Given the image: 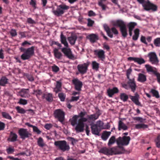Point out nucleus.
<instances>
[{
  "mask_svg": "<svg viewBox=\"0 0 160 160\" xmlns=\"http://www.w3.org/2000/svg\"><path fill=\"white\" fill-rule=\"evenodd\" d=\"M37 143L38 145L42 148L45 145L42 138L41 137H40L38 138L37 141Z\"/></svg>",
  "mask_w": 160,
  "mask_h": 160,
  "instance_id": "nucleus-36",
  "label": "nucleus"
},
{
  "mask_svg": "<svg viewBox=\"0 0 160 160\" xmlns=\"http://www.w3.org/2000/svg\"><path fill=\"white\" fill-rule=\"evenodd\" d=\"M69 8V6L65 4H62L58 6L57 9L53 10L52 12L55 15L59 16L64 13V10H67Z\"/></svg>",
  "mask_w": 160,
  "mask_h": 160,
  "instance_id": "nucleus-7",
  "label": "nucleus"
},
{
  "mask_svg": "<svg viewBox=\"0 0 160 160\" xmlns=\"http://www.w3.org/2000/svg\"><path fill=\"white\" fill-rule=\"evenodd\" d=\"M18 133L20 138L22 139H25L31 136V134L27 129L23 128H20L18 130Z\"/></svg>",
  "mask_w": 160,
  "mask_h": 160,
  "instance_id": "nucleus-11",
  "label": "nucleus"
},
{
  "mask_svg": "<svg viewBox=\"0 0 160 160\" xmlns=\"http://www.w3.org/2000/svg\"><path fill=\"white\" fill-rule=\"evenodd\" d=\"M19 103L23 105H25L27 103V102L26 100L20 99L19 100Z\"/></svg>",
  "mask_w": 160,
  "mask_h": 160,
  "instance_id": "nucleus-57",
  "label": "nucleus"
},
{
  "mask_svg": "<svg viewBox=\"0 0 160 160\" xmlns=\"http://www.w3.org/2000/svg\"><path fill=\"white\" fill-rule=\"evenodd\" d=\"M53 52L54 56L56 58L59 59H61L62 55L61 52H59L58 49L55 48L54 49Z\"/></svg>",
  "mask_w": 160,
  "mask_h": 160,
  "instance_id": "nucleus-25",
  "label": "nucleus"
},
{
  "mask_svg": "<svg viewBox=\"0 0 160 160\" xmlns=\"http://www.w3.org/2000/svg\"><path fill=\"white\" fill-rule=\"evenodd\" d=\"M131 140V138L129 136H124L122 137H119L116 140V142L118 146L128 145Z\"/></svg>",
  "mask_w": 160,
  "mask_h": 160,
  "instance_id": "nucleus-9",
  "label": "nucleus"
},
{
  "mask_svg": "<svg viewBox=\"0 0 160 160\" xmlns=\"http://www.w3.org/2000/svg\"><path fill=\"white\" fill-rule=\"evenodd\" d=\"M54 144L58 149L63 152L68 151L70 149L69 145L65 140L55 141Z\"/></svg>",
  "mask_w": 160,
  "mask_h": 160,
  "instance_id": "nucleus-5",
  "label": "nucleus"
},
{
  "mask_svg": "<svg viewBox=\"0 0 160 160\" xmlns=\"http://www.w3.org/2000/svg\"><path fill=\"white\" fill-rule=\"evenodd\" d=\"M68 139L71 142V143L72 145H74L77 142H78V140L74 138L68 137Z\"/></svg>",
  "mask_w": 160,
  "mask_h": 160,
  "instance_id": "nucleus-46",
  "label": "nucleus"
},
{
  "mask_svg": "<svg viewBox=\"0 0 160 160\" xmlns=\"http://www.w3.org/2000/svg\"><path fill=\"white\" fill-rule=\"evenodd\" d=\"M128 60L133 61L135 62L140 65L144 63L145 62V60L142 58L130 57L128 58Z\"/></svg>",
  "mask_w": 160,
  "mask_h": 160,
  "instance_id": "nucleus-16",
  "label": "nucleus"
},
{
  "mask_svg": "<svg viewBox=\"0 0 160 160\" xmlns=\"http://www.w3.org/2000/svg\"><path fill=\"white\" fill-rule=\"evenodd\" d=\"M79 117V116L75 115L70 119L69 121L72 126H74L77 124L78 118Z\"/></svg>",
  "mask_w": 160,
  "mask_h": 160,
  "instance_id": "nucleus-26",
  "label": "nucleus"
},
{
  "mask_svg": "<svg viewBox=\"0 0 160 160\" xmlns=\"http://www.w3.org/2000/svg\"><path fill=\"white\" fill-rule=\"evenodd\" d=\"M72 82L74 86L75 89L80 92L81 91V88L83 84L82 82L78 78H75L72 80Z\"/></svg>",
  "mask_w": 160,
  "mask_h": 160,
  "instance_id": "nucleus-13",
  "label": "nucleus"
},
{
  "mask_svg": "<svg viewBox=\"0 0 160 160\" xmlns=\"http://www.w3.org/2000/svg\"><path fill=\"white\" fill-rule=\"evenodd\" d=\"M127 129V126L122 121H119L118 122V130H121V129H122L125 130Z\"/></svg>",
  "mask_w": 160,
  "mask_h": 160,
  "instance_id": "nucleus-24",
  "label": "nucleus"
},
{
  "mask_svg": "<svg viewBox=\"0 0 160 160\" xmlns=\"http://www.w3.org/2000/svg\"><path fill=\"white\" fill-rule=\"evenodd\" d=\"M87 121L86 118H83L78 120V122L75 127V130L77 133L83 132L84 130V122Z\"/></svg>",
  "mask_w": 160,
  "mask_h": 160,
  "instance_id": "nucleus-8",
  "label": "nucleus"
},
{
  "mask_svg": "<svg viewBox=\"0 0 160 160\" xmlns=\"http://www.w3.org/2000/svg\"><path fill=\"white\" fill-rule=\"evenodd\" d=\"M138 81L142 82H145L147 80L146 75L141 73H139L138 75Z\"/></svg>",
  "mask_w": 160,
  "mask_h": 160,
  "instance_id": "nucleus-29",
  "label": "nucleus"
},
{
  "mask_svg": "<svg viewBox=\"0 0 160 160\" xmlns=\"http://www.w3.org/2000/svg\"><path fill=\"white\" fill-rule=\"evenodd\" d=\"M2 115L3 117L5 118L11 120L12 118L11 116L8 114L6 112H2Z\"/></svg>",
  "mask_w": 160,
  "mask_h": 160,
  "instance_id": "nucleus-47",
  "label": "nucleus"
},
{
  "mask_svg": "<svg viewBox=\"0 0 160 160\" xmlns=\"http://www.w3.org/2000/svg\"><path fill=\"white\" fill-rule=\"evenodd\" d=\"M125 151L124 148L122 146H118L117 147H114L110 148H106L101 149L99 152L107 155H116L124 153Z\"/></svg>",
  "mask_w": 160,
  "mask_h": 160,
  "instance_id": "nucleus-2",
  "label": "nucleus"
},
{
  "mask_svg": "<svg viewBox=\"0 0 160 160\" xmlns=\"http://www.w3.org/2000/svg\"><path fill=\"white\" fill-rule=\"evenodd\" d=\"M8 79L5 77H2L0 79V85L4 86L8 83Z\"/></svg>",
  "mask_w": 160,
  "mask_h": 160,
  "instance_id": "nucleus-34",
  "label": "nucleus"
},
{
  "mask_svg": "<svg viewBox=\"0 0 160 160\" xmlns=\"http://www.w3.org/2000/svg\"><path fill=\"white\" fill-rule=\"evenodd\" d=\"M34 47H32L26 49L22 47H21L20 49L21 52L24 53L21 56V58L23 60H28L34 54Z\"/></svg>",
  "mask_w": 160,
  "mask_h": 160,
  "instance_id": "nucleus-3",
  "label": "nucleus"
},
{
  "mask_svg": "<svg viewBox=\"0 0 160 160\" xmlns=\"http://www.w3.org/2000/svg\"><path fill=\"white\" fill-rule=\"evenodd\" d=\"M155 75L157 76L158 82L160 83V73L158 72Z\"/></svg>",
  "mask_w": 160,
  "mask_h": 160,
  "instance_id": "nucleus-64",
  "label": "nucleus"
},
{
  "mask_svg": "<svg viewBox=\"0 0 160 160\" xmlns=\"http://www.w3.org/2000/svg\"><path fill=\"white\" fill-rule=\"evenodd\" d=\"M134 119L135 120L139 121L140 122H143V119L142 118L139 117H136L134 118Z\"/></svg>",
  "mask_w": 160,
  "mask_h": 160,
  "instance_id": "nucleus-58",
  "label": "nucleus"
},
{
  "mask_svg": "<svg viewBox=\"0 0 160 160\" xmlns=\"http://www.w3.org/2000/svg\"><path fill=\"white\" fill-rule=\"evenodd\" d=\"M151 92L153 96L156 98H158L160 97L158 92L157 91L152 89L151 91Z\"/></svg>",
  "mask_w": 160,
  "mask_h": 160,
  "instance_id": "nucleus-43",
  "label": "nucleus"
},
{
  "mask_svg": "<svg viewBox=\"0 0 160 160\" xmlns=\"http://www.w3.org/2000/svg\"><path fill=\"white\" fill-rule=\"evenodd\" d=\"M88 37L90 42L92 43L95 42L96 40L98 39V36L95 34H91Z\"/></svg>",
  "mask_w": 160,
  "mask_h": 160,
  "instance_id": "nucleus-27",
  "label": "nucleus"
},
{
  "mask_svg": "<svg viewBox=\"0 0 160 160\" xmlns=\"http://www.w3.org/2000/svg\"><path fill=\"white\" fill-rule=\"evenodd\" d=\"M99 115L98 113H96L88 116V117L90 120L94 121L98 118Z\"/></svg>",
  "mask_w": 160,
  "mask_h": 160,
  "instance_id": "nucleus-33",
  "label": "nucleus"
},
{
  "mask_svg": "<svg viewBox=\"0 0 160 160\" xmlns=\"http://www.w3.org/2000/svg\"><path fill=\"white\" fill-rule=\"evenodd\" d=\"M10 34L12 36L14 37L17 35V32L15 30L12 29L10 32Z\"/></svg>",
  "mask_w": 160,
  "mask_h": 160,
  "instance_id": "nucleus-60",
  "label": "nucleus"
},
{
  "mask_svg": "<svg viewBox=\"0 0 160 160\" xmlns=\"http://www.w3.org/2000/svg\"><path fill=\"white\" fill-rule=\"evenodd\" d=\"M103 27L108 36L111 38H112L113 37V35L112 34L110 29L108 25L106 24H104L103 25Z\"/></svg>",
  "mask_w": 160,
  "mask_h": 160,
  "instance_id": "nucleus-31",
  "label": "nucleus"
},
{
  "mask_svg": "<svg viewBox=\"0 0 160 160\" xmlns=\"http://www.w3.org/2000/svg\"><path fill=\"white\" fill-rule=\"evenodd\" d=\"M154 43L157 47L160 46V38H157L154 40Z\"/></svg>",
  "mask_w": 160,
  "mask_h": 160,
  "instance_id": "nucleus-48",
  "label": "nucleus"
},
{
  "mask_svg": "<svg viewBox=\"0 0 160 160\" xmlns=\"http://www.w3.org/2000/svg\"><path fill=\"white\" fill-rule=\"evenodd\" d=\"M146 38L144 36H141V41L143 43H145L146 44H147V42L146 41Z\"/></svg>",
  "mask_w": 160,
  "mask_h": 160,
  "instance_id": "nucleus-55",
  "label": "nucleus"
},
{
  "mask_svg": "<svg viewBox=\"0 0 160 160\" xmlns=\"http://www.w3.org/2000/svg\"><path fill=\"white\" fill-rule=\"evenodd\" d=\"M52 127V125L51 124H47L45 125L44 127L47 129H49Z\"/></svg>",
  "mask_w": 160,
  "mask_h": 160,
  "instance_id": "nucleus-63",
  "label": "nucleus"
},
{
  "mask_svg": "<svg viewBox=\"0 0 160 160\" xmlns=\"http://www.w3.org/2000/svg\"><path fill=\"white\" fill-rule=\"evenodd\" d=\"M34 132H36L38 134H40L41 132L40 131L37 127L34 126L33 128Z\"/></svg>",
  "mask_w": 160,
  "mask_h": 160,
  "instance_id": "nucleus-51",
  "label": "nucleus"
},
{
  "mask_svg": "<svg viewBox=\"0 0 160 160\" xmlns=\"http://www.w3.org/2000/svg\"><path fill=\"white\" fill-rule=\"evenodd\" d=\"M111 30L112 32L115 34H118V31L116 29L114 28L113 27L111 28Z\"/></svg>",
  "mask_w": 160,
  "mask_h": 160,
  "instance_id": "nucleus-59",
  "label": "nucleus"
},
{
  "mask_svg": "<svg viewBox=\"0 0 160 160\" xmlns=\"http://www.w3.org/2000/svg\"><path fill=\"white\" fill-rule=\"evenodd\" d=\"M136 25V23L135 22H130L128 24L129 30H132L135 26Z\"/></svg>",
  "mask_w": 160,
  "mask_h": 160,
  "instance_id": "nucleus-40",
  "label": "nucleus"
},
{
  "mask_svg": "<svg viewBox=\"0 0 160 160\" xmlns=\"http://www.w3.org/2000/svg\"><path fill=\"white\" fill-rule=\"evenodd\" d=\"M148 56L149 57L150 61L152 63L157 64L158 62L159 61L155 52H151L149 53Z\"/></svg>",
  "mask_w": 160,
  "mask_h": 160,
  "instance_id": "nucleus-14",
  "label": "nucleus"
},
{
  "mask_svg": "<svg viewBox=\"0 0 160 160\" xmlns=\"http://www.w3.org/2000/svg\"><path fill=\"white\" fill-rule=\"evenodd\" d=\"M103 123L102 121L99 120L95 124V125L98 127H99L101 129H103Z\"/></svg>",
  "mask_w": 160,
  "mask_h": 160,
  "instance_id": "nucleus-44",
  "label": "nucleus"
},
{
  "mask_svg": "<svg viewBox=\"0 0 160 160\" xmlns=\"http://www.w3.org/2000/svg\"><path fill=\"white\" fill-rule=\"evenodd\" d=\"M110 134L111 132H104L102 136V139L104 140H106L108 138L109 136L110 135Z\"/></svg>",
  "mask_w": 160,
  "mask_h": 160,
  "instance_id": "nucleus-35",
  "label": "nucleus"
},
{
  "mask_svg": "<svg viewBox=\"0 0 160 160\" xmlns=\"http://www.w3.org/2000/svg\"><path fill=\"white\" fill-rule=\"evenodd\" d=\"M61 42L63 44L66 48H62L61 51L68 58L72 60H75L77 58L72 53L71 50L70 48H68V43L67 41L66 38L64 36L62 32L61 33L60 35Z\"/></svg>",
  "mask_w": 160,
  "mask_h": 160,
  "instance_id": "nucleus-1",
  "label": "nucleus"
},
{
  "mask_svg": "<svg viewBox=\"0 0 160 160\" xmlns=\"http://www.w3.org/2000/svg\"><path fill=\"white\" fill-rule=\"evenodd\" d=\"M128 96L125 93H121L120 95V98L123 102H125L128 99Z\"/></svg>",
  "mask_w": 160,
  "mask_h": 160,
  "instance_id": "nucleus-37",
  "label": "nucleus"
},
{
  "mask_svg": "<svg viewBox=\"0 0 160 160\" xmlns=\"http://www.w3.org/2000/svg\"><path fill=\"white\" fill-rule=\"evenodd\" d=\"M130 98L136 105L138 106L141 105V103L139 101V95L137 93H135L134 96H130Z\"/></svg>",
  "mask_w": 160,
  "mask_h": 160,
  "instance_id": "nucleus-18",
  "label": "nucleus"
},
{
  "mask_svg": "<svg viewBox=\"0 0 160 160\" xmlns=\"http://www.w3.org/2000/svg\"><path fill=\"white\" fill-rule=\"evenodd\" d=\"M89 64V62H87L82 64L78 65L77 66L78 71L81 74H83L86 73Z\"/></svg>",
  "mask_w": 160,
  "mask_h": 160,
  "instance_id": "nucleus-12",
  "label": "nucleus"
},
{
  "mask_svg": "<svg viewBox=\"0 0 160 160\" xmlns=\"http://www.w3.org/2000/svg\"><path fill=\"white\" fill-rule=\"evenodd\" d=\"M18 136L17 135L12 132H10L9 138L8 139V140L10 141L14 142L16 141L17 140Z\"/></svg>",
  "mask_w": 160,
  "mask_h": 160,
  "instance_id": "nucleus-23",
  "label": "nucleus"
},
{
  "mask_svg": "<svg viewBox=\"0 0 160 160\" xmlns=\"http://www.w3.org/2000/svg\"><path fill=\"white\" fill-rule=\"evenodd\" d=\"M52 71L55 72H58L59 70V68L56 66H53L52 67Z\"/></svg>",
  "mask_w": 160,
  "mask_h": 160,
  "instance_id": "nucleus-61",
  "label": "nucleus"
},
{
  "mask_svg": "<svg viewBox=\"0 0 160 160\" xmlns=\"http://www.w3.org/2000/svg\"><path fill=\"white\" fill-rule=\"evenodd\" d=\"M14 151V149L11 147H9L7 149V151L8 154H10L13 152Z\"/></svg>",
  "mask_w": 160,
  "mask_h": 160,
  "instance_id": "nucleus-54",
  "label": "nucleus"
},
{
  "mask_svg": "<svg viewBox=\"0 0 160 160\" xmlns=\"http://www.w3.org/2000/svg\"><path fill=\"white\" fill-rule=\"evenodd\" d=\"M147 70L148 72H152L155 75L158 72L156 69L151 66L147 64L145 65Z\"/></svg>",
  "mask_w": 160,
  "mask_h": 160,
  "instance_id": "nucleus-21",
  "label": "nucleus"
},
{
  "mask_svg": "<svg viewBox=\"0 0 160 160\" xmlns=\"http://www.w3.org/2000/svg\"><path fill=\"white\" fill-rule=\"evenodd\" d=\"M5 127V124L2 122H0V131L4 129Z\"/></svg>",
  "mask_w": 160,
  "mask_h": 160,
  "instance_id": "nucleus-62",
  "label": "nucleus"
},
{
  "mask_svg": "<svg viewBox=\"0 0 160 160\" xmlns=\"http://www.w3.org/2000/svg\"><path fill=\"white\" fill-rule=\"evenodd\" d=\"M27 22L30 24H35L36 22L33 20H32L31 18H29L27 19Z\"/></svg>",
  "mask_w": 160,
  "mask_h": 160,
  "instance_id": "nucleus-52",
  "label": "nucleus"
},
{
  "mask_svg": "<svg viewBox=\"0 0 160 160\" xmlns=\"http://www.w3.org/2000/svg\"><path fill=\"white\" fill-rule=\"evenodd\" d=\"M96 54L97 55L98 58L102 60H103L105 58V52L102 50H100L99 51L96 50L94 51Z\"/></svg>",
  "mask_w": 160,
  "mask_h": 160,
  "instance_id": "nucleus-19",
  "label": "nucleus"
},
{
  "mask_svg": "<svg viewBox=\"0 0 160 160\" xmlns=\"http://www.w3.org/2000/svg\"><path fill=\"white\" fill-rule=\"evenodd\" d=\"M140 3L142 4L145 10L148 11L152 10L153 11H156L157 10V6L151 3L149 1L145 2L144 0H137Z\"/></svg>",
  "mask_w": 160,
  "mask_h": 160,
  "instance_id": "nucleus-6",
  "label": "nucleus"
},
{
  "mask_svg": "<svg viewBox=\"0 0 160 160\" xmlns=\"http://www.w3.org/2000/svg\"><path fill=\"white\" fill-rule=\"evenodd\" d=\"M116 141V140L115 139V136H112L109 139L108 142V145L109 146H110L111 145L113 144Z\"/></svg>",
  "mask_w": 160,
  "mask_h": 160,
  "instance_id": "nucleus-41",
  "label": "nucleus"
},
{
  "mask_svg": "<svg viewBox=\"0 0 160 160\" xmlns=\"http://www.w3.org/2000/svg\"><path fill=\"white\" fill-rule=\"evenodd\" d=\"M132 71V69L131 68H129L127 71V76L128 79H130L129 78V75L131 74Z\"/></svg>",
  "mask_w": 160,
  "mask_h": 160,
  "instance_id": "nucleus-56",
  "label": "nucleus"
},
{
  "mask_svg": "<svg viewBox=\"0 0 160 160\" xmlns=\"http://www.w3.org/2000/svg\"><path fill=\"white\" fill-rule=\"evenodd\" d=\"M16 109L18 111V112L21 113H24L26 111L25 110L20 107L18 106L16 107Z\"/></svg>",
  "mask_w": 160,
  "mask_h": 160,
  "instance_id": "nucleus-49",
  "label": "nucleus"
},
{
  "mask_svg": "<svg viewBox=\"0 0 160 160\" xmlns=\"http://www.w3.org/2000/svg\"><path fill=\"white\" fill-rule=\"evenodd\" d=\"M87 21L88 22L87 25L89 27H92L94 22V21L92 20L90 18H88L87 19Z\"/></svg>",
  "mask_w": 160,
  "mask_h": 160,
  "instance_id": "nucleus-50",
  "label": "nucleus"
},
{
  "mask_svg": "<svg viewBox=\"0 0 160 160\" xmlns=\"http://www.w3.org/2000/svg\"><path fill=\"white\" fill-rule=\"evenodd\" d=\"M28 89H22L19 92L20 95L23 97H28V92L26 90H28Z\"/></svg>",
  "mask_w": 160,
  "mask_h": 160,
  "instance_id": "nucleus-30",
  "label": "nucleus"
},
{
  "mask_svg": "<svg viewBox=\"0 0 160 160\" xmlns=\"http://www.w3.org/2000/svg\"><path fill=\"white\" fill-rule=\"evenodd\" d=\"M58 96L61 101H64L66 97V95L64 93L62 92L59 93Z\"/></svg>",
  "mask_w": 160,
  "mask_h": 160,
  "instance_id": "nucleus-45",
  "label": "nucleus"
},
{
  "mask_svg": "<svg viewBox=\"0 0 160 160\" xmlns=\"http://www.w3.org/2000/svg\"><path fill=\"white\" fill-rule=\"evenodd\" d=\"M147 127V125L143 124H137L135 125V128L137 129L145 128Z\"/></svg>",
  "mask_w": 160,
  "mask_h": 160,
  "instance_id": "nucleus-42",
  "label": "nucleus"
},
{
  "mask_svg": "<svg viewBox=\"0 0 160 160\" xmlns=\"http://www.w3.org/2000/svg\"><path fill=\"white\" fill-rule=\"evenodd\" d=\"M118 92L119 90L116 87H114L112 89L109 88L107 90L108 95L110 97H112L115 93H117Z\"/></svg>",
  "mask_w": 160,
  "mask_h": 160,
  "instance_id": "nucleus-20",
  "label": "nucleus"
},
{
  "mask_svg": "<svg viewBox=\"0 0 160 160\" xmlns=\"http://www.w3.org/2000/svg\"><path fill=\"white\" fill-rule=\"evenodd\" d=\"M77 37L76 35H73L68 38V40L70 44L74 45L77 39Z\"/></svg>",
  "mask_w": 160,
  "mask_h": 160,
  "instance_id": "nucleus-28",
  "label": "nucleus"
},
{
  "mask_svg": "<svg viewBox=\"0 0 160 160\" xmlns=\"http://www.w3.org/2000/svg\"><path fill=\"white\" fill-rule=\"evenodd\" d=\"M61 86V82L60 81H57V82L56 87L54 88V91L56 93H57L58 92L61 91L62 90Z\"/></svg>",
  "mask_w": 160,
  "mask_h": 160,
  "instance_id": "nucleus-22",
  "label": "nucleus"
},
{
  "mask_svg": "<svg viewBox=\"0 0 160 160\" xmlns=\"http://www.w3.org/2000/svg\"><path fill=\"white\" fill-rule=\"evenodd\" d=\"M134 35L132 37V39L134 40H137L139 36V30L138 28L135 29L134 30Z\"/></svg>",
  "mask_w": 160,
  "mask_h": 160,
  "instance_id": "nucleus-32",
  "label": "nucleus"
},
{
  "mask_svg": "<svg viewBox=\"0 0 160 160\" xmlns=\"http://www.w3.org/2000/svg\"><path fill=\"white\" fill-rule=\"evenodd\" d=\"M90 126H91L92 133L94 135L98 136H100L99 132L100 131L98 129V127L96 126L95 124L92 123L90 124Z\"/></svg>",
  "mask_w": 160,
  "mask_h": 160,
  "instance_id": "nucleus-17",
  "label": "nucleus"
},
{
  "mask_svg": "<svg viewBox=\"0 0 160 160\" xmlns=\"http://www.w3.org/2000/svg\"><path fill=\"white\" fill-rule=\"evenodd\" d=\"M98 5L102 7V10H105L106 9V6L103 4L102 1L98 2Z\"/></svg>",
  "mask_w": 160,
  "mask_h": 160,
  "instance_id": "nucleus-53",
  "label": "nucleus"
},
{
  "mask_svg": "<svg viewBox=\"0 0 160 160\" xmlns=\"http://www.w3.org/2000/svg\"><path fill=\"white\" fill-rule=\"evenodd\" d=\"M54 116L56 118H57L61 122H62L64 120V113L60 109L55 110L54 112Z\"/></svg>",
  "mask_w": 160,
  "mask_h": 160,
  "instance_id": "nucleus-10",
  "label": "nucleus"
},
{
  "mask_svg": "<svg viewBox=\"0 0 160 160\" xmlns=\"http://www.w3.org/2000/svg\"><path fill=\"white\" fill-rule=\"evenodd\" d=\"M43 97L46 98L47 101L49 102H51L52 101V94L49 93L44 95Z\"/></svg>",
  "mask_w": 160,
  "mask_h": 160,
  "instance_id": "nucleus-38",
  "label": "nucleus"
},
{
  "mask_svg": "<svg viewBox=\"0 0 160 160\" xmlns=\"http://www.w3.org/2000/svg\"><path fill=\"white\" fill-rule=\"evenodd\" d=\"M128 79V80L127 81V84L129 86V87L131 89L132 92H134L137 87L134 79L133 78Z\"/></svg>",
  "mask_w": 160,
  "mask_h": 160,
  "instance_id": "nucleus-15",
  "label": "nucleus"
},
{
  "mask_svg": "<svg viewBox=\"0 0 160 160\" xmlns=\"http://www.w3.org/2000/svg\"><path fill=\"white\" fill-rule=\"evenodd\" d=\"M92 68L94 69L97 71L98 70L99 68V64L97 63L96 61H94L92 62Z\"/></svg>",
  "mask_w": 160,
  "mask_h": 160,
  "instance_id": "nucleus-39",
  "label": "nucleus"
},
{
  "mask_svg": "<svg viewBox=\"0 0 160 160\" xmlns=\"http://www.w3.org/2000/svg\"><path fill=\"white\" fill-rule=\"evenodd\" d=\"M113 25L119 27L122 36L124 38L127 37L128 35L126 25L124 22L121 20H117L113 23Z\"/></svg>",
  "mask_w": 160,
  "mask_h": 160,
  "instance_id": "nucleus-4",
  "label": "nucleus"
}]
</instances>
